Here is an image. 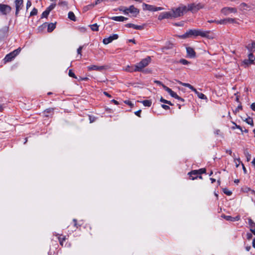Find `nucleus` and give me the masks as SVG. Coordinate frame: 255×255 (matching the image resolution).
Here are the masks:
<instances>
[{
  "label": "nucleus",
  "instance_id": "1",
  "mask_svg": "<svg viewBox=\"0 0 255 255\" xmlns=\"http://www.w3.org/2000/svg\"><path fill=\"white\" fill-rule=\"evenodd\" d=\"M190 36H200L202 37H206L208 39H213L214 36L212 32L210 31H203L202 29H190L189 30Z\"/></svg>",
  "mask_w": 255,
  "mask_h": 255
},
{
  "label": "nucleus",
  "instance_id": "2",
  "mask_svg": "<svg viewBox=\"0 0 255 255\" xmlns=\"http://www.w3.org/2000/svg\"><path fill=\"white\" fill-rule=\"evenodd\" d=\"M171 10L172 17L175 18L183 15L187 11V9L185 6H181L176 8H173Z\"/></svg>",
  "mask_w": 255,
  "mask_h": 255
},
{
  "label": "nucleus",
  "instance_id": "3",
  "mask_svg": "<svg viewBox=\"0 0 255 255\" xmlns=\"http://www.w3.org/2000/svg\"><path fill=\"white\" fill-rule=\"evenodd\" d=\"M150 62L151 58L150 56H147L145 58L142 59L139 63L135 65L137 71H142L143 68L146 67L150 63Z\"/></svg>",
  "mask_w": 255,
  "mask_h": 255
},
{
  "label": "nucleus",
  "instance_id": "4",
  "mask_svg": "<svg viewBox=\"0 0 255 255\" xmlns=\"http://www.w3.org/2000/svg\"><path fill=\"white\" fill-rule=\"evenodd\" d=\"M20 48H18L7 54L3 59L4 63H6L11 61L20 53Z\"/></svg>",
  "mask_w": 255,
  "mask_h": 255
},
{
  "label": "nucleus",
  "instance_id": "5",
  "mask_svg": "<svg viewBox=\"0 0 255 255\" xmlns=\"http://www.w3.org/2000/svg\"><path fill=\"white\" fill-rule=\"evenodd\" d=\"M237 9L236 7L226 6L221 9V13L225 16H227L230 13H237Z\"/></svg>",
  "mask_w": 255,
  "mask_h": 255
},
{
  "label": "nucleus",
  "instance_id": "6",
  "mask_svg": "<svg viewBox=\"0 0 255 255\" xmlns=\"http://www.w3.org/2000/svg\"><path fill=\"white\" fill-rule=\"evenodd\" d=\"M204 7V5L201 3L191 4L188 5L187 11L190 10L192 12H195Z\"/></svg>",
  "mask_w": 255,
  "mask_h": 255
},
{
  "label": "nucleus",
  "instance_id": "7",
  "mask_svg": "<svg viewBox=\"0 0 255 255\" xmlns=\"http://www.w3.org/2000/svg\"><path fill=\"white\" fill-rule=\"evenodd\" d=\"M143 9L151 11H156L158 10H161L163 9L162 7H156L152 5H149L146 3H143L142 4Z\"/></svg>",
  "mask_w": 255,
  "mask_h": 255
},
{
  "label": "nucleus",
  "instance_id": "8",
  "mask_svg": "<svg viewBox=\"0 0 255 255\" xmlns=\"http://www.w3.org/2000/svg\"><path fill=\"white\" fill-rule=\"evenodd\" d=\"M11 10V7L7 4H0V13L3 15H6L9 13Z\"/></svg>",
  "mask_w": 255,
  "mask_h": 255
},
{
  "label": "nucleus",
  "instance_id": "9",
  "mask_svg": "<svg viewBox=\"0 0 255 255\" xmlns=\"http://www.w3.org/2000/svg\"><path fill=\"white\" fill-rule=\"evenodd\" d=\"M15 15H17L23 6V0H15Z\"/></svg>",
  "mask_w": 255,
  "mask_h": 255
},
{
  "label": "nucleus",
  "instance_id": "10",
  "mask_svg": "<svg viewBox=\"0 0 255 255\" xmlns=\"http://www.w3.org/2000/svg\"><path fill=\"white\" fill-rule=\"evenodd\" d=\"M169 18H170V19L173 18L171 10L162 12L159 15V16L158 17V19L160 20L163 19H169Z\"/></svg>",
  "mask_w": 255,
  "mask_h": 255
},
{
  "label": "nucleus",
  "instance_id": "11",
  "mask_svg": "<svg viewBox=\"0 0 255 255\" xmlns=\"http://www.w3.org/2000/svg\"><path fill=\"white\" fill-rule=\"evenodd\" d=\"M119 37V36L117 34H114L112 35H110L108 38H105L103 39V42L105 44H108L109 43L112 42L114 40L117 39Z\"/></svg>",
  "mask_w": 255,
  "mask_h": 255
},
{
  "label": "nucleus",
  "instance_id": "12",
  "mask_svg": "<svg viewBox=\"0 0 255 255\" xmlns=\"http://www.w3.org/2000/svg\"><path fill=\"white\" fill-rule=\"evenodd\" d=\"M186 51L187 56L190 58H194L196 56V52L193 48L190 47H186Z\"/></svg>",
  "mask_w": 255,
  "mask_h": 255
},
{
  "label": "nucleus",
  "instance_id": "13",
  "mask_svg": "<svg viewBox=\"0 0 255 255\" xmlns=\"http://www.w3.org/2000/svg\"><path fill=\"white\" fill-rule=\"evenodd\" d=\"M88 70H96V71H102L105 69V66H98L97 65H91L87 67Z\"/></svg>",
  "mask_w": 255,
  "mask_h": 255
},
{
  "label": "nucleus",
  "instance_id": "14",
  "mask_svg": "<svg viewBox=\"0 0 255 255\" xmlns=\"http://www.w3.org/2000/svg\"><path fill=\"white\" fill-rule=\"evenodd\" d=\"M128 13L130 12L134 14L136 16L139 12V10L133 5H130L128 8Z\"/></svg>",
  "mask_w": 255,
  "mask_h": 255
},
{
  "label": "nucleus",
  "instance_id": "15",
  "mask_svg": "<svg viewBox=\"0 0 255 255\" xmlns=\"http://www.w3.org/2000/svg\"><path fill=\"white\" fill-rule=\"evenodd\" d=\"M124 70L130 73L137 72L135 65L133 66L128 65L124 68Z\"/></svg>",
  "mask_w": 255,
  "mask_h": 255
},
{
  "label": "nucleus",
  "instance_id": "16",
  "mask_svg": "<svg viewBox=\"0 0 255 255\" xmlns=\"http://www.w3.org/2000/svg\"><path fill=\"white\" fill-rule=\"evenodd\" d=\"M239 9L241 11L247 10L251 8V6L245 2L241 3L239 5Z\"/></svg>",
  "mask_w": 255,
  "mask_h": 255
},
{
  "label": "nucleus",
  "instance_id": "17",
  "mask_svg": "<svg viewBox=\"0 0 255 255\" xmlns=\"http://www.w3.org/2000/svg\"><path fill=\"white\" fill-rule=\"evenodd\" d=\"M126 26L127 27H132L135 29H143L144 27L142 25H137L132 23H128L126 25Z\"/></svg>",
  "mask_w": 255,
  "mask_h": 255
},
{
  "label": "nucleus",
  "instance_id": "18",
  "mask_svg": "<svg viewBox=\"0 0 255 255\" xmlns=\"http://www.w3.org/2000/svg\"><path fill=\"white\" fill-rule=\"evenodd\" d=\"M188 175L192 180H194L198 177L199 174L197 170H194L188 173Z\"/></svg>",
  "mask_w": 255,
  "mask_h": 255
},
{
  "label": "nucleus",
  "instance_id": "19",
  "mask_svg": "<svg viewBox=\"0 0 255 255\" xmlns=\"http://www.w3.org/2000/svg\"><path fill=\"white\" fill-rule=\"evenodd\" d=\"M163 88L166 91H167L171 97L175 98V97L176 96L177 94L176 93H175L174 92H173L171 89H170L169 88L166 86L165 85H163Z\"/></svg>",
  "mask_w": 255,
  "mask_h": 255
},
{
  "label": "nucleus",
  "instance_id": "20",
  "mask_svg": "<svg viewBox=\"0 0 255 255\" xmlns=\"http://www.w3.org/2000/svg\"><path fill=\"white\" fill-rule=\"evenodd\" d=\"M111 19L117 21H124L125 20H128L127 17H125L123 16H113L111 18Z\"/></svg>",
  "mask_w": 255,
  "mask_h": 255
},
{
  "label": "nucleus",
  "instance_id": "21",
  "mask_svg": "<svg viewBox=\"0 0 255 255\" xmlns=\"http://www.w3.org/2000/svg\"><path fill=\"white\" fill-rule=\"evenodd\" d=\"M53 112H54V109L53 108H49V109H47L46 110H45L43 113L45 115V117H48L49 116V114H53Z\"/></svg>",
  "mask_w": 255,
  "mask_h": 255
},
{
  "label": "nucleus",
  "instance_id": "22",
  "mask_svg": "<svg viewBox=\"0 0 255 255\" xmlns=\"http://www.w3.org/2000/svg\"><path fill=\"white\" fill-rule=\"evenodd\" d=\"M180 84L181 85H182V86H184V87H188V88H189L190 89H191L192 91H193V92H195L196 91V89L194 88L193 87V86H192L191 85H190V84H188V83H182V82H180Z\"/></svg>",
  "mask_w": 255,
  "mask_h": 255
},
{
  "label": "nucleus",
  "instance_id": "23",
  "mask_svg": "<svg viewBox=\"0 0 255 255\" xmlns=\"http://www.w3.org/2000/svg\"><path fill=\"white\" fill-rule=\"evenodd\" d=\"M56 27L55 24L53 23H49L48 25L47 31L49 32H52Z\"/></svg>",
  "mask_w": 255,
  "mask_h": 255
},
{
  "label": "nucleus",
  "instance_id": "24",
  "mask_svg": "<svg viewBox=\"0 0 255 255\" xmlns=\"http://www.w3.org/2000/svg\"><path fill=\"white\" fill-rule=\"evenodd\" d=\"M58 240H59V243L60 244V245L61 246H64V242L66 241V238L65 236H63V237H61V236H59V235H58Z\"/></svg>",
  "mask_w": 255,
  "mask_h": 255
},
{
  "label": "nucleus",
  "instance_id": "25",
  "mask_svg": "<svg viewBox=\"0 0 255 255\" xmlns=\"http://www.w3.org/2000/svg\"><path fill=\"white\" fill-rule=\"evenodd\" d=\"M194 92L197 95V96L199 98H200L201 99H207L206 96L204 94H203V93H199V92H198L197 91V90H196V91H195Z\"/></svg>",
  "mask_w": 255,
  "mask_h": 255
},
{
  "label": "nucleus",
  "instance_id": "26",
  "mask_svg": "<svg viewBox=\"0 0 255 255\" xmlns=\"http://www.w3.org/2000/svg\"><path fill=\"white\" fill-rule=\"evenodd\" d=\"M247 124L251 125L252 127L254 126V121L252 118L249 117L248 118L244 120Z\"/></svg>",
  "mask_w": 255,
  "mask_h": 255
},
{
  "label": "nucleus",
  "instance_id": "27",
  "mask_svg": "<svg viewBox=\"0 0 255 255\" xmlns=\"http://www.w3.org/2000/svg\"><path fill=\"white\" fill-rule=\"evenodd\" d=\"M68 18L71 19V20H73L74 21H75L76 20V16L74 14V13L70 11L68 13Z\"/></svg>",
  "mask_w": 255,
  "mask_h": 255
},
{
  "label": "nucleus",
  "instance_id": "28",
  "mask_svg": "<svg viewBox=\"0 0 255 255\" xmlns=\"http://www.w3.org/2000/svg\"><path fill=\"white\" fill-rule=\"evenodd\" d=\"M141 102L145 107H150L152 104L151 101L148 100L142 101Z\"/></svg>",
  "mask_w": 255,
  "mask_h": 255
},
{
  "label": "nucleus",
  "instance_id": "29",
  "mask_svg": "<svg viewBox=\"0 0 255 255\" xmlns=\"http://www.w3.org/2000/svg\"><path fill=\"white\" fill-rule=\"evenodd\" d=\"M227 23H238V22L237 21L235 18L228 17L227 18Z\"/></svg>",
  "mask_w": 255,
  "mask_h": 255
},
{
  "label": "nucleus",
  "instance_id": "30",
  "mask_svg": "<svg viewBox=\"0 0 255 255\" xmlns=\"http://www.w3.org/2000/svg\"><path fill=\"white\" fill-rule=\"evenodd\" d=\"M248 57L249 60H248L247 61H249L250 62V64H252L254 61L255 60V56L252 53H250L249 54Z\"/></svg>",
  "mask_w": 255,
  "mask_h": 255
},
{
  "label": "nucleus",
  "instance_id": "31",
  "mask_svg": "<svg viewBox=\"0 0 255 255\" xmlns=\"http://www.w3.org/2000/svg\"><path fill=\"white\" fill-rule=\"evenodd\" d=\"M216 23L219 24H223V25L227 24V18L223 19H221L219 20H217V21H216Z\"/></svg>",
  "mask_w": 255,
  "mask_h": 255
},
{
  "label": "nucleus",
  "instance_id": "32",
  "mask_svg": "<svg viewBox=\"0 0 255 255\" xmlns=\"http://www.w3.org/2000/svg\"><path fill=\"white\" fill-rule=\"evenodd\" d=\"M221 217L223 218L227 221H232L233 222V217L231 216H227L225 215H222L221 216Z\"/></svg>",
  "mask_w": 255,
  "mask_h": 255
},
{
  "label": "nucleus",
  "instance_id": "33",
  "mask_svg": "<svg viewBox=\"0 0 255 255\" xmlns=\"http://www.w3.org/2000/svg\"><path fill=\"white\" fill-rule=\"evenodd\" d=\"M90 26L93 31H97L99 30V26L96 23L91 25Z\"/></svg>",
  "mask_w": 255,
  "mask_h": 255
},
{
  "label": "nucleus",
  "instance_id": "34",
  "mask_svg": "<svg viewBox=\"0 0 255 255\" xmlns=\"http://www.w3.org/2000/svg\"><path fill=\"white\" fill-rule=\"evenodd\" d=\"M160 101L161 102H162L163 103H165V104H167L168 105H171L172 106L173 104L171 103V102H170L169 101H167L164 99H163L162 97H161L160 99Z\"/></svg>",
  "mask_w": 255,
  "mask_h": 255
},
{
  "label": "nucleus",
  "instance_id": "35",
  "mask_svg": "<svg viewBox=\"0 0 255 255\" xmlns=\"http://www.w3.org/2000/svg\"><path fill=\"white\" fill-rule=\"evenodd\" d=\"M55 3H52L46 8V10L50 12L52 10H53L55 8Z\"/></svg>",
  "mask_w": 255,
  "mask_h": 255
},
{
  "label": "nucleus",
  "instance_id": "36",
  "mask_svg": "<svg viewBox=\"0 0 255 255\" xmlns=\"http://www.w3.org/2000/svg\"><path fill=\"white\" fill-rule=\"evenodd\" d=\"M120 11H122L125 14H128V8L125 7H122L120 8Z\"/></svg>",
  "mask_w": 255,
  "mask_h": 255
},
{
  "label": "nucleus",
  "instance_id": "37",
  "mask_svg": "<svg viewBox=\"0 0 255 255\" xmlns=\"http://www.w3.org/2000/svg\"><path fill=\"white\" fill-rule=\"evenodd\" d=\"M68 75L70 77H73L75 79H77V76L75 75V74L72 72V70L71 69H70L69 70V73H68Z\"/></svg>",
  "mask_w": 255,
  "mask_h": 255
},
{
  "label": "nucleus",
  "instance_id": "38",
  "mask_svg": "<svg viewBox=\"0 0 255 255\" xmlns=\"http://www.w3.org/2000/svg\"><path fill=\"white\" fill-rule=\"evenodd\" d=\"M49 12L46 9L43 11L41 15V18L47 17L49 14Z\"/></svg>",
  "mask_w": 255,
  "mask_h": 255
},
{
  "label": "nucleus",
  "instance_id": "39",
  "mask_svg": "<svg viewBox=\"0 0 255 255\" xmlns=\"http://www.w3.org/2000/svg\"><path fill=\"white\" fill-rule=\"evenodd\" d=\"M179 63L182 64L183 65H188L190 63L189 61L184 59H180L179 61Z\"/></svg>",
  "mask_w": 255,
  "mask_h": 255
},
{
  "label": "nucleus",
  "instance_id": "40",
  "mask_svg": "<svg viewBox=\"0 0 255 255\" xmlns=\"http://www.w3.org/2000/svg\"><path fill=\"white\" fill-rule=\"evenodd\" d=\"M190 36V33H189V30L188 31H187L185 34H184L181 36H179V37L182 38H186L189 37Z\"/></svg>",
  "mask_w": 255,
  "mask_h": 255
},
{
  "label": "nucleus",
  "instance_id": "41",
  "mask_svg": "<svg viewBox=\"0 0 255 255\" xmlns=\"http://www.w3.org/2000/svg\"><path fill=\"white\" fill-rule=\"evenodd\" d=\"M37 14V9L35 8H33L32 11L30 12V16L35 15Z\"/></svg>",
  "mask_w": 255,
  "mask_h": 255
},
{
  "label": "nucleus",
  "instance_id": "42",
  "mask_svg": "<svg viewBox=\"0 0 255 255\" xmlns=\"http://www.w3.org/2000/svg\"><path fill=\"white\" fill-rule=\"evenodd\" d=\"M245 156L247 158V160L248 161H249L251 160V154L247 151H245L244 152Z\"/></svg>",
  "mask_w": 255,
  "mask_h": 255
},
{
  "label": "nucleus",
  "instance_id": "43",
  "mask_svg": "<svg viewBox=\"0 0 255 255\" xmlns=\"http://www.w3.org/2000/svg\"><path fill=\"white\" fill-rule=\"evenodd\" d=\"M198 171V173L199 175H201L203 173H205L206 172V169L205 168H201L199 170H197Z\"/></svg>",
  "mask_w": 255,
  "mask_h": 255
},
{
  "label": "nucleus",
  "instance_id": "44",
  "mask_svg": "<svg viewBox=\"0 0 255 255\" xmlns=\"http://www.w3.org/2000/svg\"><path fill=\"white\" fill-rule=\"evenodd\" d=\"M94 6V4H90V5H87L84 7V10L85 11H87L89 9V8H92Z\"/></svg>",
  "mask_w": 255,
  "mask_h": 255
},
{
  "label": "nucleus",
  "instance_id": "45",
  "mask_svg": "<svg viewBox=\"0 0 255 255\" xmlns=\"http://www.w3.org/2000/svg\"><path fill=\"white\" fill-rule=\"evenodd\" d=\"M249 223L252 228L255 226V223L251 219H249Z\"/></svg>",
  "mask_w": 255,
  "mask_h": 255
},
{
  "label": "nucleus",
  "instance_id": "46",
  "mask_svg": "<svg viewBox=\"0 0 255 255\" xmlns=\"http://www.w3.org/2000/svg\"><path fill=\"white\" fill-rule=\"evenodd\" d=\"M83 49V46H80L78 49H77V53L78 54L80 55V58H81V57H82V54H81V52H82V50Z\"/></svg>",
  "mask_w": 255,
  "mask_h": 255
},
{
  "label": "nucleus",
  "instance_id": "47",
  "mask_svg": "<svg viewBox=\"0 0 255 255\" xmlns=\"http://www.w3.org/2000/svg\"><path fill=\"white\" fill-rule=\"evenodd\" d=\"M223 192L225 194H226V195H227L228 196H230L232 194V192L228 190V189H227L226 188L224 189Z\"/></svg>",
  "mask_w": 255,
  "mask_h": 255
},
{
  "label": "nucleus",
  "instance_id": "48",
  "mask_svg": "<svg viewBox=\"0 0 255 255\" xmlns=\"http://www.w3.org/2000/svg\"><path fill=\"white\" fill-rule=\"evenodd\" d=\"M124 103L131 107H132L133 106V104L129 100H126L124 101Z\"/></svg>",
  "mask_w": 255,
  "mask_h": 255
},
{
  "label": "nucleus",
  "instance_id": "49",
  "mask_svg": "<svg viewBox=\"0 0 255 255\" xmlns=\"http://www.w3.org/2000/svg\"><path fill=\"white\" fill-rule=\"evenodd\" d=\"M242 109V106L241 105H240L238 106V107L236 109L234 112L235 113H237L239 112L240 110H241Z\"/></svg>",
  "mask_w": 255,
  "mask_h": 255
},
{
  "label": "nucleus",
  "instance_id": "50",
  "mask_svg": "<svg viewBox=\"0 0 255 255\" xmlns=\"http://www.w3.org/2000/svg\"><path fill=\"white\" fill-rule=\"evenodd\" d=\"M31 5V2L30 0H27L26 2V9L27 10Z\"/></svg>",
  "mask_w": 255,
  "mask_h": 255
},
{
  "label": "nucleus",
  "instance_id": "51",
  "mask_svg": "<svg viewBox=\"0 0 255 255\" xmlns=\"http://www.w3.org/2000/svg\"><path fill=\"white\" fill-rule=\"evenodd\" d=\"M176 99H177L179 101H180L181 102H184V100L181 98L180 97H179L177 94H176V96L175 97V98Z\"/></svg>",
  "mask_w": 255,
  "mask_h": 255
},
{
  "label": "nucleus",
  "instance_id": "52",
  "mask_svg": "<svg viewBox=\"0 0 255 255\" xmlns=\"http://www.w3.org/2000/svg\"><path fill=\"white\" fill-rule=\"evenodd\" d=\"M89 120L90 123H92L95 121L96 118L94 117L89 116Z\"/></svg>",
  "mask_w": 255,
  "mask_h": 255
},
{
  "label": "nucleus",
  "instance_id": "53",
  "mask_svg": "<svg viewBox=\"0 0 255 255\" xmlns=\"http://www.w3.org/2000/svg\"><path fill=\"white\" fill-rule=\"evenodd\" d=\"M161 107L166 110H169L170 109V107L166 105H161Z\"/></svg>",
  "mask_w": 255,
  "mask_h": 255
},
{
  "label": "nucleus",
  "instance_id": "54",
  "mask_svg": "<svg viewBox=\"0 0 255 255\" xmlns=\"http://www.w3.org/2000/svg\"><path fill=\"white\" fill-rule=\"evenodd\" d=\"M141 112V110H139L136 112H135L134 113L135 115L137 116H138V117H140V113Z\"/></svg>",
  "mask_w": 255,
  "mask_h": 255
},
{
  "label": "nucleus",
  "instance_id": "55",
  "mask_svg": "<svg viewBox=\"0 0 255 255\" xmlns=\"http://www.w3.org/2000/svg\"><path fill=\"white\" fill-rule=\"evenodd\" d=\"M154 82L159 85H161L163 87V85H164V84H163L160 81H158V80H155L154 81Z\"/></svg>",
  "mask_w": 255,
  "mask_h": 255
},
{
  "label": "nucleus",
  "instance_id": "56",
  "mask_svg": "<svg viewBox=\"0 0 255 255\" xmlns=\"http://www.w3.org/2000/svg\"><path fill=\"white\" fill-rule=\"evenodd\" d=\"M240 220V216H237L235 217H233V222L236 221H239Z\"/></svg>",
  "mask_w": 255,
  "mask_h": 255
},
{
  "label": "nucleus",
  "instance_id": "57",
  "mask_svg": "<svg viewBox=\"0 0 255 255\" xmlns=\"http://www.w3.org/2000/svg\"><path fill=\"white\" fill-rule=\"evenodd\" d=\"M89 79L88 77H80V79H79V81H87Z\"/></svg>",
  "mask_w": 255,
  "mask_h": 255
},
{
  "label": "nucleus",
  "instance_id": "58",
  "mask_svg": "<svg viewBox=\"0 0 255 255\" xmlns=\"http://www.w3.org/2000/svg\"><path fill=\"white\" fill-rule=\"evenodd\" d=\"M251 108L252 109V110L255 111V103H253L251 105Z\"/></svg>",
  "mask_w": 255,
  "mask_h": 255
},
{
  "label": "nucleus",
  "instance_id": "59",
  "mask_svg": "<svg viewBox=\"0 0 255 255\" xmlns=\"http://www.w3.org/2000/svg\"><path fill=\"white\" fill-rule=\"evenodd\" d=\"M247 238L248 240H250L252 238V234L251 233H248L247 234Z\"/></svg>",
  "mask_w": 255,
  "mask_h": 255
},
{
  "label": "nucleus",
  "instance_id": "60",
  "mask_svg": "<svg viewBox=\"0 0 255 255\" xmlns=\"http://www.w3.org/2000/svg\"><path fill=\"white\" fill-rule=\"evenodd\" d=\"M226 152L227 153H228L229 154H230V155H232V151L231 149H227L226 150Z\"/></svg>",
  "mask_w": 255,
  "mask_h": 255
},
{
  "label": "nucleus",
  "instance_id": "61",
  "mask_svg": "<svg viewBox=\"0 0 255 255\" xmlns=\"http://www.w3.org/2000/svg\"><path fill=\"white\" fill-rule=\"evenodd\" d=\"M104 94L107 97H109V98H111V95H110L108 93H107V92H104Z\"/></svg>",
  "mask_w": 255,
  "mask_h": 255
},
{
  "label": "nucleus",
  "instance_id": "62",
  "mask_svg": "<svg viewBox=\"0 0 255 255\" xmlns=\"http://www.w3.org/2000/svg\"><path fill=\"white\" fill-rule=\"evenodd\" d=\"M172 47V44H169V45L167 47H164L163 49H169L171 48Z\"/></svg>",
  "mask_w": 255,
  "mask_h": 255
},
{
  "label": "nucleus",
  "instance_id": "63",
  "mask_svg": "<svg viewBox=\"0 0 255 255\" xmlns=\"http://www.w3.org/2000/svg\"><path fill=\"white\" fill-rule=\"evenodd\" d=\"M73 222H74V226H75V227H76L77 228H78L77 223V220H76V219H73Z\"/></svg>",
  "mask_w": 255,
  "mask_h": 255
},
{
  "label": "nucleus",
  "instance_id": "64",
  "mask_svg": "<svg viewBox=\"0 0 255 255\" xmlns=\"http://www.w3.org/2000/svg\"><path fill=\"white\" fill-rule=\"evenodd\" d=\"M250 231H251V232L255 235V229H253V228H251L250 229Z\"/></svg>",
  "mask_w": 255,
  "mask_h": 255
}]
</instances>
